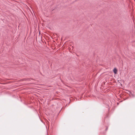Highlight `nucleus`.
<instances>
[{
    "instance_id": "1",
    "label": "nucleus",
    "mask_w": 135,
    "mask_h": 135,
    "mask_svg": "<svg viewBox=\"0 0 135 135\" xmlns=\"http://www.w3.org/2000/svg\"><path fill=\"white\" fill-rule=\"evenodd\" d=\"M117 70L116 68H114L113 70V71L115 74H116L117 72Z\"/></svg>"
}]
</instances>
